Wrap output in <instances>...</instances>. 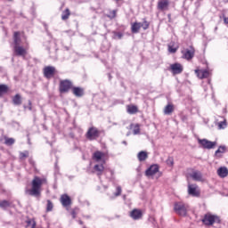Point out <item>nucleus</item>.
Wrapping results in <instances>:
<instances>
[{"label":"nucleus","mask_w":228,"mask_h":228,"mask_svg":"<svg viewBox=\"0 0 228 228\" xmlns=\"http://www.w3.org/2000/svg\"><path fill=\"white\" fill-rule=\"evenodd\" d=\"M44 184H47V179L42 178L40 176H34L31 182L32 188L27 190L26 193L31 197H40L42 186H44Z\"/></svg>","instance_id":"obj_1"},{"label":"nucleus","mask_w":228,"mask_h":228,"mask_svg":"<svg viewBox=\"0 0 228 228\" xmlns=\"http://www.w3.org/2000/svg\"><path fill=\"white\" fill-rule=\"evenodd\" d=\"M202 222L205 225H213V224H220V217L211 213H207L204 216Z\"/></svg>","instance_id":"obj_2"},{"label":"nucleus","mask_w":228,"mask_h":228,"mask_svg":"<svg viewBox=\"0 0 228 228\" xmlns=\"http://www.w3.org/2000/svg\"><path fill=\"white\" fill-rule=\"evenodd\" d=\"M174 209L175 211V214L179 215L180 216H186L188 213V207L183 202L175 203Z\"/></svg>","instance_id":"obj_3"},{"label":"nucleus","mask_w":228,"mask_h":228,"mask_svg":"<svg viewBox=\"0 0 228 228\" xmlns=\"http://www.w3.org/2000/svg\"><path fill=\"white\" fill-rule=\"evenodd\" d=\"M72 88V81L69 79L61 80L60 82V92L61 94H67L69 90Z\"/></svg>","instance_id":"obj_4"},{"label":"nucleus","mask_w":228,"mask_h":228,"mask_svg":"<svg viewBox=\"0 0 228 228\" xmlns=\"http://www.w3.org/2000/svg\"><path fill=\"white\" fill-rule=\"evenodd\" d=\"M99 130L96 127L92 126L88 129L86 136L87 140H96V138H99Z\"/></svg>","instance_id":"obj_5"},{"label":"nucleus","mask_w":228,"mask_h":228,"mask_svg":"<svg viewBox=\"0 0 228 228\" xmlns=\"http://www.w3.org/2000/svg\"><path fill=\"white\" fill-rule=\"evenodd\" d=\"M182 54L184 60H188V61L192 60L193 56H195V48H193L192 46H190V48L183 50Z\"/></svg>","instance_id":"obj_6"},{"label":"nucleus","mask_w":228,"mask_h":228,"mask_svg":"<svg viewBox=\"0 0 228 228\" xmlns=\"http://www.w3.org/2000/svg\"><path fill=\"white\" fill-rule=\"evenodd\" d=\"M199 143L203 147V149H215L216 146V142H211L208 139H200Z\"/></svg>","instance_id":"obj_7"},{"label":"nucleus","mask_w":228,"mask_h":228,"mask_svg":"<svg viewBox=\"0 0 228 228\" xmlns=\"http://www.w3.org/2000/svg\"><path fill=\"white\" fill-rule=\"evenodd\" d=\"M14 49V54L16 56H21L22 58H26V54H28V50L24 48V46L18 45L13 46Z\"/></svg>","instance_id":"obj_8"},{"label":"nucleus","mask_w":228,"mask_h":228,"mask_svg":"<svg viewBox=\"0 0 228 228\" xmlns=\"http://www.w3.org/2000/svg\"><path fill=\"white\" fill-rule=\"evenodd\" d=\"M159 172V166L158 165H151L145 172L147 177H151L152 175H156Z\"/></svg>","instance_id":"obj_9"},{"label":"nucleus","mask_w":228,"mask_h":228,"mask_svg":"<svg viewBox=\"0 0 228 228\" xmlns=\"http://www.w3.org/2000/svg\"><path fill=\"white\" fill-rule=\"evenodd\" d=\"M61 203L62 204L63 208H69L72 204V200L70 196L68 194H62L61 196Z\"/></svg>","instance_id":"obj_10"},{"label":"nucleus","mask_w":228,"mask_h":228,"mask_svg":"<svg viewBox=\"0 0 228 228\" xmlns=\"http://www.w3.org/2000/svg\"><path fill=\"white\" fill-rule=\"evenodd\" d=\"M168 6H170V1L168 0H160L158 2L157 8L161 12H165L168 10Z\"/></svg>","instance_id":"obj_11"},{"label":"nucleus","mask_w":228,"mask_h":228,"mask_svg":"<svg viewBox=\"0 0 228 228\" xmlns=\"http://www.w3.org/2000/svg\"><path fill=\"white\" fill-rule=\"evenodd\" d=\"M189 176L192 178V181H202V172L199 170L192 169L191 173H189Z\"/></svg>","instance_id":"obj_12"},{"label":"nucleus","mask_w":228,"mask_h":228,"mask_svg":"<svg viewBox=\"0 0 228 228\" xmlns=\"http://www.w3.org/2000/svg\"><path fill=\"white\" fill-rule=\"evenodd\" d=\"M197 188H199V186H197V184H189L188 185L189 195H191L192 197H199V195H200V192H199V191H197Z\"/></svg>","instance_id":"obj_13"},{"label":"nucleus","mask_w":228,"mask_h":228,"mask_svg":"<svg viewBox=\"0 0 228 228\" xmlns=\"http://www.w3.org/2000/svg\"><path fill=\"white\" fill-rule=\"evenodd\" d=\"M170 69L173 74H181L183 70V65H181V63L171 64Z\"/></svg>","instance_id":"obj_14"},{"label":"nucleus","mask_w":228,"mask_h":228,"mask_svg":"<svg viewBox=\"0 0 228 228\" xmlns=\"http://www.w3.org/2000/svg\"><path fill=\"white\" fill-rule=\"evenodd\" d=\"M56 69L53 66H47L44 69V75L45 77H53V76H54V72H55Z\"/></svg>","instance_id":"obj_15"},{"label":"nucleus","mask_w":228,"mask_h":228,"mask_svg":"<svg viewBox=\"0 0 228 228\" xmlns=\"http://www.w3.org/2000/svg\"><path fill=\"white\" fill-rule=\"evenodd\" d=\"M130 216L133 218V220H140V218L142 216V210L136 208L132 210Z\"/></svg>","instance_id":"obj_16"},{"label":"nucleus","mask_w":228,"mask_h":228,"mask_svg":"<svg viewBox=\"0 0 228 228\" xmlns=\"http://www.w3.org/2000/svg\"><path fill=\"white\" fill-rule=\"evenodd\" d=\"M72 93L75 97H83L85 95V89L82 87H72Z\"/></svg>","instance_id":"obj_17"},{"label":"nucleus","mask_w":228,"mask_h":228,"mask_svg":"<svg viewBox=\"0 0 228 228\" xmlns=\"http://www.w3.org/2000/svg\"><path fill=\"white\" fill-rule=\"evenodd\" d=\"M217 175L222 179L227 177L228 175V169L226 167H221L217 169Z\"/></svg>","instance_id":"obj_18"},{"label":"nucleus","mask_w":228,"mask_h":228,"mask_svg":"<svg viewBox=\"0 0 228 228\" xmlns=\"http://www.w3.org/2000/svg\"><path fill=\"white\" fill-rule=\"evenodd\" d=\"M14 47L20 45L22 40L20 39V32H14L13 36Z\"/></svg>","instance_id":"obj_19"},{"label":"nucleus","mask_w":228,"mask_h":228,"mask_svg":"<svg viewBox=\"0 0 228 228\" xmlns=\"http://www.w3.org/2000/svg\"><path fill=\"white\" fill-rule=\"evenodd\" d=\"M172 113H174V104L169 103L164 108V115H172Z\"/></svg>","instance_id":"obj_20"},{"label":"nucleus","mask_w":228,"mask_h":228,"mask_svg":"<svg viewBox=\"0 0 228 228\" xmlns=\"http://www.w3.org/2000/svg\"><path fill=\"white\" fill-rule=\"evenodd\" d=\"M141 28H142V22L133 23L131 27L132 33H139Z\"/></svg>","instance_id":"obj_21"},{"label":"nucleus","mask_w":228,"mask_h":228,"mask_svg":"<svg viewBox=\"0 0 228 228\" xmlns=\"http://www.w3.org/2000/svg\"><path fill=\"white\" fill-rule=\"evenodd\" d=\"M147 158H149V154L147 153V151H140L137 154V159H139V161H145L147 159Z\"/></svg>","instance_id":"obj_22"},{"label":"nucleus","mask_w":228,"mask_h":228,"mask_svg":"<svg viewBox=\"0 0 228 228\" xmlns=\"http://www.w3.org/2000/svg\"><path fill=\"white\" fill-rule=\"evenodd\" d=\"M94 170H95V172H97V175H102V172H104V166L102 164H101V165L96 164L94 167Z\"/></svg>","instance_id":"obj_23"},{"label":"nucleus","mask_w":228,"mask_h":228,"mask_svg":"<svg viewBox=\"0 0 228 228\" xmlns=\"http://www.w3.org/2000/svg\"><path fill=\"white\" fill-rule=\"evenodd\" d=\"M12 102H13V104H15V106H20V104H22V100L20 99V94H16L12 98Z\"/></svg>","instance_id":"obj_24"},{"label":"nucleus","mask_w":228,"mask_h":228,"mask_svg":"<svg viewBox=\"0 0 228 228\" xmlns=\"http://www.w3.org/2000/svg\"><path fill=\"white\" fill-rule=\"evenodd\" d=\"M225 151H227V147L224 145L219 146V148L216 151L215 154L217 156V158H220L218 154H224Z\"/></svg>","instance_id":"obj_25"},{"label":"nucleus","mask_w":228,"mask_h":228,"mask_svg":"<svg viewBox=\"0 0 228 228\" xmlns=\"http://www.w3.org/2000/svg\"><path fill=\"white\" fill-rule=\"evenodd\" d=\"M127 113L130 115H134V113H138V107L132 105L127 107Z\"/></svg>","instance_id":"obj_26"},{"label":"nucleus","mask_w":228,"mask_h":228,"mask_svg":"<svg viewBox=\"0 0 228 228\" xmlns=\"http://www.w3.org/2000/svg\"><path fill=\"white\" fill-rule=\"evenodd\" d=\"M93 159H95L97 162L101 161L102 159V152L95 151L93 155Z\"/></svg>","instance_id":"obj_27"},{"label":"nucleus","mask_w":228,"mask_h":228,"mask_svg":"<svg viewBox=\"0 0 228 228\" xmlns=\"http://www.w3.org/2000/svg\"><path fill=\"white\" fill-rule=\"evenodd\" d=\"M69 17H70V10L66 9L65 11L62 12L61 19L62 20H67Z\"/></svg>","instance_id":"obj_28"},{"label":"nucleus","mask_w":228,"mask_h":228,"mask_svg":"<svg viewBox=\"0 0 228 228\" xmlns=\"http://www.w3.org/2000/svg\"><path fill=\"white\" fill-rule=\"evenodd\" d=\"M0 208L2 209H6L7 208H10V201L6 200L0 201Z\"/></svg>","instance_id":"obj_29"},{"label":"nucleus","mask_w":228,"mask_h":228,"mask_svg":"<svg viewBox=\"0 0 228 228\" xmlns=\"http://www.w3.org/2000/svg\"><path fill=\"white\" fill-rule=\"evenodd\" d=\"M8 92V86L5 85H0V97L3 94H6Z\"/></svg>","instance_id":"obj_30"},{"label":"nucleus","mask_w":228,"mask_h":228,"mask_svg":"<svg viewBox=\"0 0 228 228\" xmlns=\"http://www.w3.org/2000/svg\"><path fill=\"white\" fill-rule=\"evenodd\" d=\"M29 157V151H25L23 152H20V159H26V158Z\"/></svg>","instance_id":"obj_31"},{"label":"nucleus","mask_w":228,"mask_h":228,"mask_svg":"<svg viewBox=\"0 0 228 228\" xmlns=\"http://www.w3.org/2000/svg\"><path fill=\"white\" fill-rule=\"evenodd\" d=\"M227 127V121L224 119L218 123V129H225Z\"/></svg>","instance_id":"obj_32"},{"label":"nucleus","mask_w":228,"mask_h":228,"mask_svg":"<svg viewBox=\"0 0 228 228\" xmlns=\"http://www.w3.org/2000/svg\"><path fill=\"white\" fill-rule=\"evenodd\" d=\"M195 74L200 79H204L203 69H196Z\"/></svg>","instance_id":"obj_33"},{"label":"nucleus","mask_w":228,"mask_h":228,"mask_svg":"<svg viewBox=\"0 0 228 228\" xmlns=\"http://www.w3.org/2000/svg\"><path fill=\"white\" fill-rule=\"evenodd\" d=\"M53 202L50 200H48L47 205H46V211L47 212L53 211Z\"/></svg>","instance_id":"obj_34"},{"label":"nucleus","mask_w":228,"mask_h":228,"mask_svg":"<svg viewBox=\"0 0 228 228\" xmlns=\"http://www.w3.org/2000/svg\"><path fill=\"white\" fill-rule=\"evenodd\" d=\"M149 26H150V23L149 21L147 20H143L142 23H141V28H142V29L146 30V29H149Z\"/></svg>","instance_id":"obj_35"},{"label":"nucleus","mask_w":228,"mask_h":228,"mask_svg":"<svg viewBox=\"0 0 228 228\" xmlns=\"http://www.w3.org/2000/svg\"><path fill=\"white\" fill-rule=\"evenodd\" d=\"M15 143V139L7 138L5 139V145H13Z\"/></svg>","instance_id":"obj_36"},{"label":"nucleus","mask_w":228,"mask_h":228,"mask_svg":"<svg viewBox=\"0 0 228 228\" xmlns=\"http://www.w3.org/2000/svg\"><path fill=\"white\" fill-rule=\"evenodd\" d=\"M122 194V187L118 186L116 188V192L114 193L115 197H120V195Z\"/></svg>","instance_id":"obj_37"},{"label":"nucleus","mask_w":228,"mask_h":228,"mask_svg":"<svg viewBox=\"0 0 228 228\" xmlns=\"http://www.w3.org/2000/svg\"><path fill=\"white\" fill-rule=\"evenodd\" d=\"M134 134H140V125L136 124L134 127L133 131Z\"/></svg>","instance_id":"obj_38"},{"label":"nucleus","mask_w":228,"mask_h":228,"mask_svg":"<svg viewBox=\"0 0 228 228\" xmlns=\"http://www.w3.org/2000/svg\"><path fill=\"white\" fill-rule=\"evenodd\" d=\"M27 224H28V225H31V228H36L37 227V222H35L34 220H29V221L27 222Z\"/></svg>","instance_id":"obj_39"},{"label":"nucleus","mask_w":228,"mask_h":228,"mask_svg":"<svg viewBox=\"0 0 228 228\" xmlns=\"http://www.w3.org/2000/svg\"><path fill=\"white\" fill-rule=\"evenodd\" d=\"M122 37H124V35H122V33H120V32L114 33V37L118 38V40H120L122 38Z\"/></svg>","instance_id":"obj_40"},{"label":"nucleus","mask_w":228,"mask_h":228,"mask_svg":"<svg viewBox=\"0 0 228 228\" xmlns=\"http://www.w3.org/2000/svg\"><path fill=\"white\" fill-rule=\"evenodd\" d=\"M109 17L110 19H115V17H117V11L116 10L111 11L110 15H109Z\"/></svg>","instance_id":"obj_41"},{"label":"nucleus","mask_w":228,"mask_h":228,"mask_svg":"<svg viewBox=\"0 0 228 228\" xmlns=\"http://www.w3.org/2000/svg\"><path fill=\"white\" fill-rule=\"evenodd\" d=\"M206 77H209V71L203 69V79Z\"/></svg>","instance_id":"obj_42"},{"label":"nucleus","mask_w":228,"mask_h":228,"mask_svg":"<svg viewBox=\"0 0 228 228\" xmlns=\"http://www.w3.org/2000/svg\"><path fill=\"white\" fill-rule=\"evenodd\" d=\"M169 53H177V48H173L172 46H168Z\"/></svg>","instance_id":"obj_43"},{"label":"nucleus","mask_w":228,"mask_h":228,"mask_svg":"<svg viewBox=\"0 0 228 228\" xmlns=\"http://www.w3.org/2000/svg\"><path fill=\"white\" fill-rule=\"evenodd\" d=\"M167 165H171V166L174 165V159L168 158L167 160Z\"/></svg>","instance_id":"obj_44"},{"label":"nucleus","mask_w":228,"mask_h":228,"mask_svg":"<svg viewBox=\"0 0 228 228\" xmlns=\"http://www.w3.org/2000/svg\"><path fill=\"white\" fill-rule=\"evenodd\" d=\"M72 218H76V210L71 211Z\"/></svg>","instance_id":"obj_45"},{"label":"nucleus","mask_w":228,"mask_h":228,"mask_svg":"<svg viewBox=\"0 0 228 228\" xmlns=\"http://www.w3.org/2000/svg\"><path fill=\"white\" fill-rule=\"evenodd\" d=\"M224 24H228V18H227V17H224Z\"/></svg>","instance_id":"obj_46"},{"label":"nucleus","mask_w":228,"mask_h":228,"mask_svg":"<svg viewBox=\"0 0 228 228\" xmlns=\"http://www.w3.org/2000/svg\"><path fill=\"white\" fill-rule=\"evenodd\" d=\"M122 143H123L124 145H127V142H126V141H123Z\"/></svg>","instance_id":"obj_47"},{"label":"nucleus","mask_w":228,"mask_h":228,"mask_svg":"<svg viewBox=\"0 0 228 228\" xmlns=\"http://www.w3.org/2000/svg\"><path fill=\"white\" fill-rule=\"evenodd\" d=\"M167 17H168L169 22H170V20H171V17H172V16H171L170 14H168Z\"/></svg>","instance_id":"obj_48"},{"label":"nucleus","mask_w":228,"mask_h":228,"mask_svg":"<svg viewBox=\"0 0 228 228\" xmlns=\"http://www.w3.org/2000/svg\"><path fill=\"white\" fill-rule=\"evenodd\" d=\"M80 225H83V221H79Z\"/></svg>","instance_id":"obj_49"},{"label":"nucleus","mask_w":228,"mask_h":228,"mask_svg":"<svg viewBox=\"0 0 228 228\" xmlns=\"http://www.w3.org/2000/svg\"><path fill=\"white\" fill-rule=\"evenodd\" d=\"M113 126H117V123H113Z\"/></svg>","instance_id":"obj_50"},{"label":"nucleus","mask_w":228,"mask_h":228,"mask_svg":"<svg viewBox=\"0 0 228 228\" xmlns=\"http://www.w3.org/2000/svg\"><path fill=\"white\" fill-rule=\"evenodd\" d=\"M123 199H126V196H123Z\"/></svg>","instance_id":"obj_51"},{"label":"nucleus","mask_w":228,"mask_h":228,"mask_svg":"<svg viewBox=\"0 0 228 228\" xmlns=\"http://www.w3.org/2000/svg\"><path fill=\"white\" fill-rule=\"evenodd\" d=\"M86 218H90V216H87Z\"/></svg>","instance_id":"obj_52"},{"label":"nucleus","mask_w":228,"mask_h":228,"mask_svg":"<svg viewBox=\"0 0 228 228\" xmlns=\"http://www.w3.org/2000/svg\"><path fill=\"white\" fill-rule=\"evenodd\" d=\"M115 1L118 2V1H120V0H115Z\"/></svg>","instance_id":"obj_53"},{"label":"nucleus","mask_w":228,"mask_h":228,"mask_svg":"<svg viewBox=\"0 0 228 228\" xmlns=\"http://www.w3.org/2000/svg\"><path fill=\"white\" fill-rule=\"evenodd\" d=\"M8 1H13V0H8Z\"/></svg>","instance_id":"obj_54"},{"label":"nucleus","mask_w":228,"mask_h":228,"mask_svg":"<svg viewBox=\"0 0 228 228\" xmlns=\"http://www.w3.org/2000/svg\"><path fill=\"white\" fill-rule=\"evenodd\" d=\"M29 110H31V107H29Z\"/></svg>","instance_id":"obj_55"}]
</instances>
